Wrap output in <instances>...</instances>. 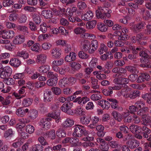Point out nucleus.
<instances>
[{
	"instance_id": "1",
	"label": "nucleus",
	"mask_w": 151,
	"mask_h": 151,
	"mask_svg": "<svg viewBox=\"0 0 151 151\" xmlns=\"http://www.w3.org/2000/svg\"><path fill=\"white\" fill-rule=\"evenodd\" d=\"M112 12L111 10H109L107 11V9L106 7H98V9L96 11V15L97 18L105 19L106 17H110V14Z\"/></svg>"
},
{
	"instance_id": "2",
	"label": "nucleus",
	"mask_w": 151,
	"mask_h": 151,
	"mask_svg": "<svg viewBox=\"0 0 151 151\" xmlns=\"http://www.w3.org/2000/svg\"><path fill=\"white\" fill-rule=\"evenodd\" d=\"M84 127L79 124H76L74 127V130L73 136L75 137H81L83 134Z\"/></svg>"
},
{
	"instance_id": "3",
	"label": "nucleus",
	"mask_w": 151,
	"mask_h": 151,
	"mask_svg": "<svg viewBox=\"0 0 151 151\" xmlns=\"http://www.w3.org/2000/svg\"><path fill=\"white\" fill-rule=\"evenodd\" d=\"M51 120V118L48 117L42 119L39 123V125L42 128L48 129L50 127L51 124L50 121Z\"/></svg>"
},
{
	"instance_id": "4",
	"label": "nucleus",
	"mask_w": 151,
	"mask_h": 151,
	"mask_svg": "<svg viewBox=\"0 0 151 151\" xmlns=\"http://www.w3.org/2000/svg\"><path fill=\"white\" fill-rule=\"evenodd\" d=\"M120 86H109L108 89H104L102 91V93L106 96H110L113 93V90H118L120 89Z\"/></svg>"
},
{
	"instance_id": "5",
	"label": "nucleus",
	"mask_w": 151,
	"mask_h": 151,
	"mask_svg": "<svg viewBox=\"0 0 151 151\" xmlns=\"http://www.w3.org/2000/svg\"><path fill=\"white\" fill-rule=\"evenodd\" d=\"M81 45L82 46L83 50L85 51H88L91 49L90 43L88 40L83 39L80 40Z\"/></svg>"
},
{
	"instance_id": "6",
	"label": "nucleus",
	"mask_w": 151,
	"mask_h": 151,
	"mask_svg": "<svg viewBox=\"0 0 151 151\" xmlns=\"http://www.w3.org/2000/svg\"><path fill=\"white\" fill-rule=\"evenodd\" d=\"M53 99V96L51 91L47 90L44 91L43 100L44 102H50Z\"/></svg>"
},
{
	"instance_id": "7",
	"label": "nucleus",
	"mask_w": 151,
	"mask_h": 151,
	"mask_svg": "<svg viewBox=\"0 0 151 151\" xmlns=\"http://www.w3.org/2000/svg\"><path fill=\"white\" fill-rule=\"evenodd\" d=\"M150 80V76L149 75L146 73H141L137 80V82L138 83H141L146 81Z\"/></svg>"
},
{
	"instance_id": "8",
	"label": "nucleus",
	"mask_w": 151,
	"mask_h": 151,
	"mask_svg": "<svg viewBox=\"0 0 151 151\" xmlns=\"http://www.w3.org/2000/svg\"><path fill=\"white\" fill-rule=\"evenodd\" d=\"M3 36L1 37L4 39H6L12 38L15 36V33L12 30H9L6 31L5 30H3Z\"/></svg>"
},
{
	"instance_id": "9",
	"label": "nucleus",
	"mask_w": 151,
	"mask_h": 151,
	"mask_svg": "<svg viewBox=\"0 0 151 151\" xmlns=\"http://www.w3.org/2000/svg\"><path fill=\"white\" fill-rule=\"evenodd\" d=\"M142 124L146 125L147 124L151 123V116L148 114H144L142 116Z\"/></svg>"
},
{
	"instance_id": "10",
	"label": "nucleus",
	"mask_w": 151,
	"mask_h": 151,
	"mask_svg": "<svg viewBox=\"0 0 151 151\" xmlns=\"http://www.w3.org/2000/svg\"><path fill=\"white\" fill-rule=\"evenodd\" d=\"M128 147L131 149H134L138 147L139 145V142L136 139L132 140L127 143Z\"/></svg>"
},
{
	"instance_id": "11",
	"label": "nucleus",
	"mask_w": 151,
	"mask_h": 151,
	"mask_svg": "<svg viewBox=\"0 0 151 151\" xmlns=\"http://www.w3.org/2000/svg\"><path fill=\"white\" fill-rule=\"evenodd\" d=\"M90 44L92 48L90 49L88 53L91 54L94 53L96 50L99 46V43L96 40H93L91 41Z\"/></svg>"
},
{
	"instance_id": "12",
	"label": "nucleus",
	"mask_w": 151,
	"mask_h": 151,
	"mask_svg": "<svg viewBox=\"0 0 151 151\" xmlns=\"http://www.w3.org/2000/svg\"><path fill=\"white\" fill-rule=\"evenodd\" d=\"M76 54L73 52H70L69 54L67 55L65 58V61L67 62H71L76 59Z\"/></svg>"
},
{
	"instance_id": "13",
	"label": "nucleus",
	"mask_w": 151,
	"mask_h": 151,
	"mask_svg": "<svg viewBox=\"0 0 151 151\" xmlns=\"http://www.w3.org/2000/svg\"><path fill=\"white\" fill-rule=\"evenodd\" d=\"M99 121V118L98 117L96 116L92 117L91 119V123L88 125V127L90 129L94 128L96 126V124Z\"/></svg>"
},
{
	"instance_id": "14",
	"label": "nucleus",
	"mask_w": 151,
	"mask_h": 151,
	"mask_svg": "<svg viewBox=\"0 0 151 151\" xmlns=\"http://www.w3.org/2000/svg\"><path fill=\"white\" fill-rule=\"evenodd\" d=\"M93 17V13L91 11H87L86 13L82 15L81 17L82 19L87 21L91 19Z\"/></svg>"
},
{
	"instance_id": "15",
	"label": "nucleus",
	"mask_w": 151,
	"mask_h": 151,
	"mask_svg": "<svg viewBox=\"0 0 151 151\" xmlns=\"http://www.w3.org/2000/svg\"><path fill=\"white\" fill-rule=\"evenodd\" d=\"M145 26V24L143 22H140L132 26V29L134 32H137L141 29H143Z\"/></svg>"
},
{
	"instance_id": "16",
	"label": "nucleus",
	"mask_w": 151,
	"mask_h": 151,
	"mask_svg": "<svg viewBox=\"0 0 151 151\" xmlns=\"http://www.w3.org/2000/svg\"><path fill=\"white\" fill-rule=\"evenodd\" d=\"M25 41L24 37L22 35H19L16 36L13 42L15 44H21Z\"/></svg>"
},
{
	"instance_id": "17",
	"label": "nucleus",
	"mask_w": 151,
	"mask_h": 151,
	"mask_svg": "<svg viewBox=\"0 0 151 151\" xmlns=\"http://www.w3.org/2000/svg\"><path fill=\"white\" fill-rule=\"evenodd\" d=\"M38 115L37 111L35 109H32L29 110L28 113V117L31 119H36Z\"/></svg>"
},
{
	"instance_id": "18",
	"label": "nucleus",
	"mask_w": 151,
	"mask_h": 151,
	"mask_svg": "<svg viewBox=\"0 0 151 151\" xmlns=\"http://www.w3.org/2000/svg\"><path fill=\"white\" fill-rule=\"evenodd\" d=\"M51 54L52 57L55 58L60 57L61 54V50L58 48H56L53 49L51 50Z\"/></svg>"
},
{
	"instance_id": "19",
	"label": "nucleus",
	"mask_w": 151,
	"mask_h": 151,
	"mask_svg": "<svg viewBox=\"0 0 151 151\" xmlns=\"http://www.w3.org/2000/svg\"><path fill=\"white\" fill-rule=\"evenodd\" d=\"M61 109L62 111L66 113L70 114L72 115L73 112L72 110L70 109V107H68V105L66 103L63 104L61 107Z\"/></svg>"
},
{
	"instance_id": "20",
	"label": "nucleus",
	"mask_w": 151,
	"mask_h": 151,
	"mask_svg": "<svg viewBox=\"0 0 151 151\" xmlns=\"http://www.w3.org/2000/svg\"><path fill=\"white\" fill-rule=\"evenodd\" d=\"M9 63L12 66L17 68L21 64V61L19 59L13 58L11 59L9 61Z\"/></svg>"
},
{
	"instance_id": "21",
	"label": "nucleus",
	"mask_w": 151,
	"mask_h": 151,
	"mask_svg": "<svg viewBox=\"0 0 151 151\" xmlns=\"http://www.w3.org/2000/svg\"><path fill=\"white\" fill-rule=\"evenodd\" d=\"M91 117L89 115H85L80 119V122L83 124L87 125L90 122Z\"/></svg>"
},
{
	"instance_id": "22",
	"label": "nucleus",
	"mask_w": 151,
	"mask_h": 151,
	"mask_svg": "<svg viewBox=\"0 0 151 151\" xmlns=\"http://www.w3.org/2000/svg\"><path fill=\"white\" fill-rule=\"evenodd\" d=\"M50 67L48 65H43L39 67L37 70L40 73H44L49 70Z\"/></svg>"
},
{
	"instance_id": "23",
	"label": "nucleus",
	"mask_w": 151,
	"mask_h": 151,
	"mask_svg": "<svg viewBox=\"0 0 151 151\" xmlns=\"http://www.w3.org/2000/svg\"><path fill=\"white\" fill-rule=\"evenodd\" d=\"M148 39V37L145 36L144 33L142 32L139 33L136 35V40L138 42H139L142 39L146 40Z\"/></svg>"
},
{
	"instance_id": "24",
	"label": "nucleus",
	"mask_w": 151,
	"mask_h": 151,
	"mask_svg": "<svg viewBox=\"0 0 151 151\" xmlns=\"http://www.w3.org/2000/svg\"><path fill=\"white\" fill-rule=\"evenodd\" d=\"M47 58V55L44 54H40L37 55L36 61L37 63H44Z\"/></svg>"
},
{
	"instance_id": "25",
	"label": "nucleus",
	"mask_w": 151,
	"mask_h": 151,
	"mask_svg": "<svg viewBox=\"0 0 151 151\" xmlns=\"http://www.w3.org/2000/svg\"><path fill=\"white\" fill-rule=\"evenodd\" d=\"M32 102V99L29 98H26L22 100V105L24 107H27L31 105Z\"/></svg>"
},
{
	"instance_id": "26",
	"label": "nucleus",
	"mask_w": 151,
	"mask_h": 151,
	"mask_svg": "<svg viewBox=\"0 0 151 151\" xmlns=\"http://www.w3.org/2000/svg\"><path fill=\"white\" fill-rule=\"evenodd\" d=\"M76 101L78 102V104L83 105L86 104L87 102L89 101V99L87 97H78L76 99Z\"/></svg>"
},
{
	"instance_id": "27",
	"label": "nucleus",
	"mask_w": 151,
	"mask_h": 151,
	"mask_svg": "<svg viewBox=\"0 0 151 151\" xmlns=\"http://www.w3.org/2000/svg\"><path fill=\"white\" fill-rule=\"evenodd\" d=\"M74 121L70 119H67L62 124V126L64 127H70L74 124Z\"/></svg>"
},
{
	"instance_id": "28",
	"label": "nucleus",
	"mask_w": 151,
	"mask_h": 151,
	"mask_svg": "<svg viewBox=\"0 0 151 151\" xmlns=\"http://www.w3.org/2000/svg\"><path fill=\"white\" fill-rule=\"evenodd\" d=\"M98 29L101 32H105L108 29V27L104 23H100L97 25Z\"/></svg>"
},
{
	"instance_id": "29",
	"label": "nucleus",
	"mask_w": 151,
	"mask_h": 151,
	"mask_svg": "<svg viewBox=\"0 0 151 151\" xmlns=\"http://www.w3.org/2000/svg\"><path fill=\"white\" fill-rule=\"evenodd\" d=\"M60 115L59 113L58 114H56L55 112L49 113L48 114V116L55 119V122L57 123L60 120Z\"/></svg>"
},
{
	"instance_id": "30",
	"label": "nucleus",
	"mask_w": 151,
	"mask_h": 151,
	"mask_svg": "<svg viewBox=\"0 0 151 151\" xmlns=\"http://www.w3.org/2000/svg\"><path fill=\"white\" fill-rule=\"evenodd\" d=\"M58 80L55 78H50L47 81L46 84L50 86H55L57 83Z\"/></svg>"
},
{
	"instance_id": "31",
	"label": "nucleus",
	"mask_w": 151,
	"mask_h": 151,
	"mask_svg": "<svg viewBox=\"0 0 151 151\" xmlns=\"http://www.w3.org/2000/svg\"><path fill=\"white\" fill-rule=\"evenodd\" d=\"M16 55L17 56L23 58L24 59H26L29 57V54L26 51H19L17 52Z\"/></svg>"
},
{
	"instance_id": "32",
	"label": "nucleus",
	"mask_w": 151,
	"mask_h": 151,
	"mask_svg": "<svg viewBox=\"0 0 151 151\" xmlns=\"http://www.w3.org/2000/svg\"><path fill=\"white\" fill-rule=\"evenodd\" d=\"M14 134V132L12 129H9L6 131L4 134V137L6 138L8 137H12Z\"/></svg>"
},
{
	"instance_id": "33",
	"label": "nucleus",
	"mask_w": 151,
	"mask_h": 151,
	"mask_svg": "<svg viewBox=\"0 0 151 151\" xmlns=\"http://www.w3.org/2000/svg\"><path fill=\"white\" fill-rule=\"evenodd\" d=\"M70 64L71 68L75 70H78L81 67V65L80 64L76 62H72L70 63Z\"/></svg>"
},
{
	"instance_id": "34",
	"label": "nucleus",
	"mask_w": 151,
	"mask_h": 151,
	"mask_svg": "<svg viewBox=\"0 0 151 151\" xmlns=\"http://www.w3.org/2000/svg\"><path fill=\"white\" fill-rule=\"evenodd\" d=\"M108 50L107 46L104 43H101L100 44V47L98 49L99 53L101 55L104 53V52H106Z\"/></svg>"
},
{
	"instance_id": "35",
	"label": "nucleus",
	"mask_w": 151,
	"mask_h": 151,
	"mask_svg": "<svg viewBox=\"0 0 151 151\" xmlns=\"http://www.w3.org/2000/svg\"><path fill=\"white\" fill-rule=\"evenodd\" d=\"M112 115L114 119L118 121L121 122L122 119L121 114L116 111H114L112 113Z\"/></svg>"
},
{
	"instance_id": "36",
	"label": "nucleus",
	"mask_w": 151,
	"mask_h": 151,
	"mask_svg": "<svg viewBox=\"0 0 151 151\" xmlns=\"http://www.w3.org/2000/svg\"><path fill=\"white\" fill-rule=\"evenodd\" d=\"M96 23V21L95 20H93L88 22L86 25L87 28L89 29L93 28L95 27Z\"/></svg>"
},
{
	"instance_id": "37",
	"label": "nucleus",
	"mask_w": 151,
	"mask_h": 151,
	"mask_svg": "<svg viewBox=\"0 0 151 151\" xmlns=\"http://www.w3.org/2000/svg\"><path fill=\"white\" fill-rule=\"evenodd\" d=\"M129 129L132 133L135 134L139 132L138 130L141 129V128L138 126L132 125L130 126Z\"/></svg>"
},
{
	"instance_id": "38",
	"label": "nucleus",
	"mask_w": 151,
	"mask_h": 151,
	"mask_svg": "<svg viewBox=\"0 0 151 151\" xmlns=\"http://www.w3.org/2000/svg\"><path fill=\"white\" fill-rule=\"evenodd\" d=\"M107 100L110 102L112 108L114 109L118 108V102L116 100L112 99H108Z\"/></svg>"
},
{
	"instance_id": "39",
	"label": "nucleus",
	"mask_w": 151,
	"mask_h": 151,
	"mask_svg": "<svg viewBox=\"0 0 151 151\" xmlns=\"http://www.w3.org/2000/svg\"><path fill=\"white\" fill-rule=\"evenodd\" d=\"M50 37L51 35L49 34H42L39 36L38 40L39 41H43L49 38Z\"/></svg>"
},
{
	"instance_id": "40",
	"label": "nucleus",
	"mask_w": 151,
	"mask_h": 151,
	"mask_svg": "<svg viewBox=\"0 0 151 151\" xmlns=\"http://www.w3.org/2000/svg\"><path fill=\"white\" fill-rule=\"evenodd\" d=\"M42 14L46 19H48L52 17V12L50 10H44L42 11Z\"/></svg>"
},
{
	"instance_id": "41",
	"label": "nucleus",
	"mask_w": 151,
	"mask_h": 151,
	"mask_svg": "<svg viewBox=\"0 0 151 151\" xmlns=\"http://www.w3.org/2000/svg\"><path fill=\"white\" fill-rule=\"evenodd\" d=\"M43 146L40 144L35 145L32 147V151H43Z\"/></svg>"
},
{
	"instance_id": "42",
	"label": "nucleus",
	"mask_w": 151,
	"mask_h": 151,
	"mask_svg": "<svg viewBox=\"0 0 151 151\" xmlns=\"http://www.w3.org/2000/svg\"><path fill=\"white\" fill-rule=\"evenodd\" d=\"M134 105L137 107V109L138 108L141 109L143 107H145V103L142 100L137 101L135 103Z\"/></svg>"
},
{
	"instance_id": "43",
	"label": "nucleus",
	"mask_w": 151,
	"mask_h": 151,
	"mask_svg": "<svg viewBox=\"0 0 151 151\" xmlns=\"http://www.w3.org/2000/svg\"><path fill=\"white\" fill-rule=\"evenodd\" d=\"M46 136L52 139H54L55 138V131L52 129L49 131L47 132L46 134Z\"/></svg>"
},
{
	"instance_id": "44",
	"label": "nucleus",
	"mask_w": 151,
	"mask_h": 151,
	"mask_svg": "<svg viewBox=\"0 0 151 151\" xmlns=\"http://www.w3.org/2000/svg\"><path fill=\"white\" fill-rule=\"evenodd\" d=\"M140 94V92L138 90H134L130 92V98L134 99L139 96Z\"/></svg>"
},
{
	"instance_id": "45",
	"label": "nucleus",
	"mask_w": 151,
	"mask_h": 151,
	"mask_svg": "<svg viewBox=\"0 0 151 151\" xmlns=\"http://www.w3.org/2000/svg\"><path fill=\"white\" fill-rule=\"evenodd\" d=\"M50 28V29H51V27L50 26H47L46 24L45 23H42L40 25V30L43 33L46 32L47 31V28Z\"/></svg>"
},
{
	"instance_id": "46",
	"label": "nucleus",
	"mask_w": 151,
	"mask_h": 151,
	"mask_svg": "<svg viewBox=\"0 0 151 151\" xmlns=\"http://www.w3.org/2000/svg\"><path fill=\"white\" fill-rule=\"evenodd\" d=\"M51 90L53 93L56 95H60L62 92L61 89L57 87H53L51 88Z\"/></svg>"
},
{
	"instance_id": "47",
	"label": "nucleus",
	"mask_w": 151,
	"mask_h": 151,
	"mask_svg": "<svg viewBox=\"0 0 151 151\" xmlns=\"http://www.w3.org/2000/svg\"><path fill=\"white\" fill-rule=\"evenodd\" d=\"M11 99V97L9 96H8L5 98H4L1 103L3 105H8L10 103Z\"/></svg>"
},
{
	"instance_id": "48",
	"label": "nucleus",
	"mask_w": 151,
	"mask_h": 151,
	"mask_svg": "<svg viewBox=\"0 0 151 151\" xmlns=\"http://www.w3.org/2000/svg\"><path fill=\"white\" fill-rule=\"evenodd\" d=\"M26 131L29 134L32 133L35 130L33 126L30 124H28L26 126Z\"/></svg>"
},
{
	"instance_id": "49",
	"label": "nucleus",
	"mask_w": 151,
	"mask_h": 151,
	"mask_svg": "<svg viewBox=\"0 0 151 151\" xmlns=\"http://www.w3.org/2000/svg\"><path fill=\"white\" fill-rule=\"evenodd\" d=\"M122 93H121L122 95L125 98H130V90L128 89H126L124 91L123 90L121 91Z\"/></svg>"
},
{
	"instance_id": "50",
	"label": "nucleus",
	"mask_w": 151,
	"mask_h": 151,
	"mask_svg": "<svg viewBox=\"0 0 151 151\" xmlns=\"http://www.w3.org/2000/svg\"><path fill=\"white\" fill-rule=\"evenodd\" d=\"M33 19L36 24H39L41 22V19L39 15L34 14L33 15Z\"/></svg>"
},
{
	"instance_id": "51",
	"label": "nucleus",
	"mask_w": 151,
	"mask_h": 151,
	"mask_svg": "<svg viewBox=\"0 0 151 151\" xmlns=\"http://www.w3.org/2000/svg\"><path fill=\"white\" fill-rule=\"evenodd\" d=\"M57 136L59 138L64 137L65 136L66 133L64 131L61 129H59L56 132Z\"/></svg>"
},
{
	"instance_id": "52",
	"label": "nucleus",
	"mask_w": 151,
	"mask_h": 151,
	"mask_svg": "<svg viewBox=\"0 0 151 151\" xmlns=\"http://www.w3.org/2000/svg\"><path fill=\"white\" fill-rule=\"evenodd\" d=\"M63 93L65 95H69L72 94L73 93L72 90L71 88H65L63 89Z\"/></svg>"
},
{
	"instance_id": "53",
	"label": "nucleus",
	"mask_w": 151,
	"mask_h": 151,
	"mask_svg": "<svg viewBox=\"0 0 151 151\" xmlns=\"http://www.w3.org/2000/svg\"><path fill=\"white\" fill-rule=\"evenodd\" d=\"M148 110V108L147 107H143L137 111V113L138 115L139 116H142L143 112L146 113Z\"/></svg>"
},
{
	"instance_id": "54",
	"label": "nucleus",
	"mask_w": 151,
	"mask_h": 151,
	"mask_svg": "<svg viewBox=\"0 0 151 151\" xmlns=\"http://www.w3.org/2000/svg\"><path fill=\"white\" fill-rule=\"evenodd\" d=\"M16 113V114L19 117H23L25 115L24 109L21 108L17 109Z\"/></svg>"
},
{
	"instance_id": "55",
	"label": "nucleus",
	"mask_w": 151,
	"mask_h": 151,
	"mask_svg": "<svg viewBox=\"0 0 151 151\" xmlns=\"http://www.w3.org/2000/svg\"><path fill=\"white\" fill-rule=\"evenodd\" d=\"M97 63V58H93L89 63V65L90 67L93 68H94L96 66Z\"/></svg>"
},
{
	"instance_id": "56",
	"label": "nucleus",
	"mask_w": 151,
	"mask_h": 151,
	"mask_svg": "<svg viewBox=\"0 0 151 151\" xmlns=\"http://www.w3.org/2000/svg\"><path fill=\"white\" fill-rule=\"evenodd\" d=\"M18 17V15L15 13L10 14L9 17V20L11 22L16 21Z\"/></svg>"
},
{
	"instance_id": "57",
	"label": "nucleus",
	"mask_w": 151,
	"mask_h": 151,
	"mask_svg": "<svg viewBox=\"0 0 151 151\" xmlns=\"http://www.w3.org/2000/svg\"><path fill=\"white\" fill-rule=\"evenodd\" d=\"M41 46L38 43L34 44L31 47V50L37 52L40 49Z\"/></svg>"
},
{
	"instance_id": "58",
	"label": "nucleus",
	"mask_w": 151,
	"mask_h": 151,
	"mask_svg": "<svg viewBox=\"0 0 151 151\" xmlns=\"http://www.w3.org/2000/svg\"><path fill=\"white\" fill-rule=\"evenodd\" d=\"M78 7L81 10H83L86 8L87 5L84 2L79 1L77 4Z\"/></svg>"
},
{
	"instance_id": "59",
	"label": "nucleus",
	"mask_w": 151,
	"mask_h": 151,
	"mask_svg": "<svg viewBox=\"0 0 151 151\" xmlns=\"http://www.w3.org/2000/svg\"><path fill=\"white\" fill-rule=\"evenodd\" d=\"M86 29L83 27H77L74 29V32L76 34H79L84 33L86 32Z\"/></svg>"
},
{
	"instance_id": "60",
	"label": "nucleus",
	"mask_w": 151,
	"mask_h": 151,
	"mask_svg": "<svg viewBox=\"0 0 151 151\" xmlns=\"http://www.w3.org/2000/svg\"><path fill=\"white\" fill-rule=\"evenodd\" d=\"M64 63V60L63 59H60L58 60H54L52 63V65H54L56 66H60L62 65Z\"/></svg>"
},
{
	"instance_id": "61",
	"label": "nucleus",
	"mask_w": 151,
	"mask_h": 151,
	"mask_svg": "<svg viewBox=\"0 0 151 151\" xmlns=\"http://www.w3.org/2000/svg\"><path fill=\"white\" fill-rule=\"evenodd\" d=\"M59 32L65 35H68V32L65 28L63 27H60L58 28Z\"/></svg>"
},
{
	"instance_id": "62",
	"label": "nucleus",
	"mask_w": 151,
	"mask_h": 151,
	"mask_svg": "<svg viewBox=\"0 0 151 151\" xmlns=\"http://www.w3.org/2000/svg\"><path fill=\"white\" fill-rule=\"evenodd\" d=\"M38 141L41 145L43 146L48 145V143L44 137L41 136L38 138Z\"/></svg>"
},
{
	"instance_id": "63",
	"label": "nucleus",
	"mask_w": 151,
	"mask_h": 151,
	"mask_svg": "<svg viewBox=\"0 0 151 151\" xmlns=\"http://www.w3.org/2000/svg\"><path fill=\"white\" fill-rule=\"evenodd\" d=\"M76 82V80L75 78L73 77H70L68 79V82H65L67 84H68L69 85H73Z\"/></svg>"
},
{
	"instance_id": "64",
	"label": "nucleus",
	"mask_w": 151,
	"mask_h": 151,
	"mask_svg": "<svg viewBox=\"0 0 151 151\" xmlns=\"http://www.w3.org/2000/svg\"><path fill=\"white\" fill-rule=\"evenodd\" d=\"M108 144L110 147L113 148H116L119 146L118 142L115 141H110L108 143Z\"/></svg>"
}]
</instances>
